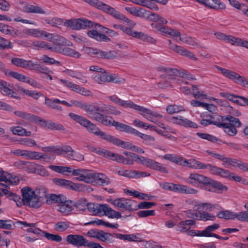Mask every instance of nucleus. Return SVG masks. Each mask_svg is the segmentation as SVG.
Here are the masks:
<instances>
[{"mask_svg":"<svg viewBox=\"0 0 248 248\" xmlns=\"http://www.w3.org/2000/svg\"><path fill=\"white\" fill-rule=\"evenodd\" d=\"M11 130L14 135L26 136H30L31 135V132L27 131L25 129L20 126L11 127Z\"/></svg>","mask_w":248,"mask_h":248,"instance_id":"de8ad7c7","label":"nucleus"},{"mask_svg":"<svg viewBox=\"0 0 248 248\" xmlns=\"http://www.w3.org/2000/svg\"><path fill=\"white\" fill-rule=\"evenodd\" d=\"M170 121L173 124H179L186 127L198 128V125L195 123L189 121L181 116L177 117L172 116L170 118Z\"/></svg>","mask_w":248,"mask_h":248,"instance_id":"2eb2a0df","label":"nucleus"},{"mask_svg":"<svg viewBox=\"0 0 248 248\" xmlns=\"http://www.w3.org/2000/svg\"><path fill=\"white\" fill-rule=\"evenodd\" d=\"M206 117L209 118L210 119H202L201 121V124L206 126L212 124L219 128H223L224 132L231 136L235 135L237 133L236 127H239L242 125L238 118L230 115L222 116L217 114L214 115L209 114L206 115Z\"/></svg>","mask_w":248,"mask_h":248,"instance_id":"f257e3e1","label":"nucleus"},{"mask_svg":"<svg viewBox=\"0 0 248 248\" xmlns=\"http://www.w3.org/2000/svg\"><path fill=\"white\" fill-rule=\"evenodd\" d=\"M103 112L108 114H113L115 115H119L121 114V111L114 107L111 106L103 105Z\"/></svg>","mask_w":248,"mask_h":248,"instance_id":"864d4df0","label":"nucleus"},{"mask_svg":"<svg viewBox=\"0 0 248 248\" xmlns=\"http://www.w3.org/2000/svg\"><path fill=\"white\" fill-rule=\"evenodd\" d=\"M160 71L164 72L169 76H175L179 77H184L185 73L181 72L177 69L173 68L162 67L160 68Z\"/></svg>","mask_w":248,"mask_h":248,"instance_id":"72a5a7b5","label":"nucleus"},{"mask_svg":"<svg viewBox=\"0 0 248 248\" xmlns=\"http://www.w3.org/2000/svg\"><path fill=\"white\" fill-rule=\"evenodd\" d=\"M163 158L180 165L185 166L186 163H188L187 160H183L182 157H178L171 154H166L163 156Z\"/></svg>","mask_w":248,"mask_h":248,"instance_id":"4c0bfd02","label":"nucleus"},{"mask_svg":"<svg viewBox=\"0 0 248 248\" xmlns=\"http://www.w3.org/2000/svg\"><path fill=\"white\" fill-rule=\"evenodd\" d=\"M88 211L95 214H103L109 218H120L122 217L121 214L112 209L107 204H99L87 203L86 206Z\"/></svg>","mask_w":248,"mask_h":248,"instance_id":"39448f33","label":"nucleus"},{"mask_svg":"<svg viewBox=\"0 0 248 248\" xmlns=\"http://www.w3.org/2000/svg\"><path fill=\"white\" fill-rule=\"evenodd\" d=\"M30 70L37 71L39 72L44 74L53 73V71L49 70L47 67L42 65L39 64L37 62H32Z\"/></svg>","mask_w":248,"mask_h":248,"instance_id":"473e14b6","label":"nucleus"},{"mask_svg":"<svg viewBox=\"0 0 248 248\" xmlns=\"http://www.w3.org/2000/svg\"><path fill=\"white\" fill-rule=\"evenodd\" d=\"M219 226V224L215 223L212 225L206 227L205 229L202 231L203 237H214L213 235L216 234L212 233V232L218 229Z\"/></svg>","mask_w":248,"mask_h":248,"instance_id":"a19ab883","label":"nucleus"},{"mask_svg":"<svg viewBox=\"0 0 248 248\" xmlns=\"http://www.w3.org/2000/svg\"><path fill=\"white\" fill-rule=\"evenodd\" d=\"M44 236L48 240L57 242H60L62 240V237L58 234H54L46 232H43Z\"/></svg>","mask_w":248,"mask_h":248,"instance_id":"338daca9","label":"nucleus"},{"mask_svg":"<svg viewBox=\"0 0 248 248\" xmlns=\"http://www.w3.org/2000/svg\"><path fill=\"white\" fill-rule=\"evenodd\" d=\"M32 46L34 48L37 49L45 48L46 49H50L52 51L57 50V47H52L50 44L44 41H35L33 43Z\"/></svg>","mask_w":248,"mask_h":248,"instance_id":"c9c22d12","label":"nucleus"},{"mask_svg":"<svg viewBox=\"0 0 248 248\" xmlns=\"http://www.w3.org/2000/svg\"><path fill=\"white\" fill-rule=\"evenodd\" d=\"M60 100L59 99H55L53 100L49 99L47 97H45V103L47 107L53 109H57L60 111L62 110V107L57 104L59 103Z\"/></svg>","mask_w":248,"mask_h":248,"instance_id":"f704fd0d","label":"nucleus"},{"mask_svg":"<svg viewBox=\"0 0 248 248\" xmlns=\"http://www.w3.org/2000/svg\"><path fill=\"white\" fill-rule=\"evenodd\" d=\"M35 191H33L31 188L25 187L21 189L22 195V201L25 205H27L32 196L34 195Z\"/></svg>","mask_w":248,"mask_h":248,"instance_id":"2f4dec72","label":"nucleus"},{"mask_svg":"<svg viewBox=\"0 0 248 248\" xmlns=\"http://www.w3.org/2000/svg\"><path fill=\"white\" fill-rule=\"evenodd\" d=\"M138 162L142 165L151 169L159 171L164 173H169L167 169L164 167L161 163L149 158L139 156Z\"/></svg>","mask_w":248,"mask_h":248,"instance_id":"9b49d317","label":"nucleus"},{"mask_svg":"<svg viewBox=\"0 0 248 248\" xmlns=\"http://www.w3.org/2000/svg\"><path fill=\"white\" fill-rule=\"evenodd\" d=\"M11 62L13 65L16 66L30 69L32 61L15 57L11 59Z\"/></svg>","mask_w":248,"mask_h":248,"instance_id":"5701e85b","label":"nucleus"},{"mask_svg":"<svg viewBox=\"0 0 248 248\" xmlns=\"http://www.w3.org/2000/svg\"><path fill=\"white\" fill-rule=\"evenodd\" d=\"M169 48L179 55L186 57L187 58L195 61L198 60L197 58L191 51H189L182 46L171 44L170 40H169Z\"/></svg>","mask_w":248,"mask_h":248,"instance_id":"ddd939ff","label":"nucleus"},{"mask_svg":"<svg viewBox=\"0 0 248 248\" xmlns=\"http://www.w3.org/2000/svg\"><path fill=\"white\" fill-rule=\"evenodd\" d=\"M92 183L96 182L100 185H108L110 181L109 178L102 173H92L90 175Z\"/></svg>","mask_w":248,"mask_h":248,"instance_id":"6ab92c4d","label":"nucleus"},{"mask_svg":"<svg viewBox=\"0 0 248 248\" xmlns=\"http://www.w3.org/2000/svg\"><path fill=\"white\" fill-rule=\"evenodd\" d=\"M112 126H114L116 129L118 131L133 135L136 130L129 125L114 120L113 121Z\"/></svg>","mask_w":248,"mask_h":248,"instance_id":"412c9836","label":"nucleus"},{"mask_svg":"<svg viewBox=\"0 0 248 248\" xmlns=\"http://www.w3.org/2000/svg\"><path fill=\"white\" fill-rule=\"evenodd\" d=\"M217 68L221 72L223 76L226 78L243 86L248 88V79L246 78L245 77L240 76L239 74L234 71H230L227 69L221 68L219 66H217Z\"/></svg>","mask_w":248,"mask_h":248,"instance_id":"1a4fd4ad","label":"nucleus"},{"mask_svg":"<svg viewBox=\"0 0 248 248\" xmlns=\"http://www.w3.org/2000/svg\"><path fill=\"white\" fill-rule=\"evenodd\" d=\"M197 135L202 139L206 140L213 142H217V141H220V140L216 137L208 134L198 132L197 133Z\"/></svg>","mask_w":248,"mask_h":248,"instance_id":"052dcab7","label":"nucleus"},{"mask_svg":"<svg viewBox=\"0 0 248 248\" xmlns=\"http://www.w3.org/2000/svg\"><path fill=\"white\" fill-rule=\"evenodd\" d=\"M87 200L82 198L78 200L77 202H74L73 206H75L79 210L84 211L87 206Z\"/></svg>","mask_w":248,"mask_h":248,"instance_id":"0e129e2a","label":"nucleus"},{"mask_svg":"<svg viewBox=\"0 0 248 248\" xmlns=\"http://www.w3.org/2000/svg\"><path fill=\"white\" fill-rule=\"evenodd\" d=\"M107 201L123 211L132 212L137 210V202L129 199H108Z\"/></svg>","mask_w":248,"mask_h":248,"instance_id":"423d86ee","label":"nucleus"},{"mask_svg":"<svg viewBox=\"0 0 248 248\" xmlns=\"http://www.w3.org/2000/svg\"><path fill=\"white\" fill-rule=\"evenodd\" d=\"M191 93L193 96L197 99L206 98L207 97V95L204 93V92L199 90L198 86L196 85L192 86Z\"/></svg>","mask_w":248,"mask_h":248,"instance_id":"5fc2aeb1","label":"nucleus"},{"mask_svg":"<svg viewBox=\"0 0 248 248\" xmlns=\"http://www.w3.org/2000/svg\"><path fill=\"white\" fill-rule=\"evenodd\" d=\"M87 240L83 235L79 234H69L66 237L67 243L77 247H85Z\"/></svg>","mask_w":248,"mask_h":248,"instance_id":"f8f14e48","label":"nucleus"},{"mask_svg":"<svg viewBox=\"0 0 248 248\" xmlns=\"http://www.w3.org/2000/svg\"><path fill=\"white\" fill-rule=\"evenodd\" d=\"M107 142H110L113 144L121 147L122 148L129 150H130L132 144L129 142L123 141L120 139L111 135H110Z\"/></svg>","mask_w":248,"mask_h":248,"instance_id":"a878e982","label":"nucleus"},{"mask_svg":"<svg viewBox=\"0 0 248 248\" xmlns=\"http://www.w3.org/2000/svg\"><path fill=\"white\" fill-rule=\"evenodd\" d=\"M217 217L221 219L229 220L236 218L238 220H240L239 212L235 213L227 210L218 212L217 214Z\"/></svg>","mask_w":248,"mask_h":248,"instance_id":"4be33fe9","label":"nucleus"},{"mask_svg":"<svg viewBox=\"0 0 248 248\" xmlns=\"http://www.w3.org/2000/svg\"><path fill=\"white\" fill-rule=\"evenodd\" d=\"M65 196L62 194L56 195L51 194L48 197L46 196V202L48 204L52 203H61L65 201Z\"/></svg>","mask_w":248,"mask_h":248,"instance_id":"c756f323","label":"nucleus"},{"mask_svg":"<svg viewBox=\"0 0 248 248\" xmlns=\"http://www.w3.org/2000/svg\"><path fill=\"white\" fill-rule=\"evenodd\" d=\"M10 84L3 80H0V92L4 95L14 98L20 99L17 93L10 88Z\"/></svg>","mask_w":248,"mask_h":248,"instance_id":"a211bd4d","label":"nucleus"},{"mask_svg":"<svg viewBox=\"0 0 248 248\" xmlns=\"http://www.w3.org/2000/svg\"><path fill=\"white\" fill-rule=\"evenodd\" d=\"M160 186L164 189L181 193L186 194H194L197 192V190L190 188L189 186L183 185L175 184L172 183H162L160 184Z\"/></svg>","mask_w":248,"mask_h":248,"instance_id":"6e6552de","label":"nucleus"},{"mask_svg":"<svg viewBox=\"0 0 248 248\" xmlns=\"http://www.w3.org/2000/svg\"><path fill=\"white\" fill-rule=\"evenodd\" d=\"M16 224H22L25 227H33V233L36 234H41V233L43 234V231H42L40 229L36 228L37 223H28L26 221H18L16 222Z\"/></svg>","mask_w":248,"mask_h":248,"instance_id":"4d7b16f0","label":"nucleus"},{"mask_svg":"<svg viewBox=\"0 0 248 248\" xmlns=\"http://www.w3.org/2000/svg\"><path fill=\"white\" fill-rule=\"evenodd\" d=\"M91 224H96L97 225H104L107 227H109L111 228L117 229L119 226V224L117 223H115L114 224H111L108 222H107L104 221L102 219H99L98 218H96L95 220L91 221L89 222L85 223V225H88Z\"/></svg>","mask_w":248,"mask_h":248,"instance_id":"58836bf2","label":"nucleus"},{"mask_svg":"<svg viewBox=\"0 0 248 248\" xmlns=\"http://www.w3.org/2000/svg\"><path fill=\"white\" fill-rule=\"evenodd\" d=\"M44 35L43 33L40 32L38 29H25L23 30V37L26 35H31L35 37H39Z\"/></svg>","mask_w":248,"mask_h":248,"instance_id":"603ef678","label":"nucleus"},{"mask_svg":"<svg viewBox=\"0 0 248 248\" xmlns=\"http://www.w3.org/2000/svg\"><path fill=\"white\" fill-rule=\"evenodd\" d=\"M13 45L12 42L0 36V49L4 50L5 49L12 48Z\"/></svg>","mask_w":248,"mask_h":248,"instance_id":"774afa93","label":"nucleus"},{"mask_svg":"<svg viewBox=\"0 0 248 248\" xmlns=\"http://www.w3.org/2000/svg\"><path fill=\"white\" fill-rule=\"evenodd\" d=\"M88 35L98 41H103L109 42L111 41L110 39L105 34H102L97 31L96 30H92L87 32Z\"/></svg>","mask_w":248,"mask_h":248,"instance_id":"393cba45","label":"nucleus"},{"mask_svg":"<svg viewBox=\"0 0 248 248\" xmlns=\"http://www.w3.org/2000/svg\"><path fill=\"white\" fill-rule=\"evenodd\" d=\"M2 182H4L7 185H16L19 183V179L16 177L13 178L10 173L0 170V186H5L1 183Z\"/></svg>","mask_w":248,"mask_h":248,"instance_id":"f3484780","label":"nucleus"},{"mask_svg":"<svg viewBox=\"0 0 248 248\" xmlns=\"http://www.w3.org/2000/svg\"><path fill=\"white\" fill-rule=\"evenodd\" d=\"M207 6L213 9H224L225 5L220 0H207Z\"/></svg>","mask_w":248,"mask_h":248,"instance_id":"09e8293b","label":"nucleus"},{"mask_svg":"<svg viewBox=\"0 0 248 248\" xmlns=\"http://www.w3.org/2000/svg\"><path fill=\"white\" fill-rule=\"evenodd\" d=\"M97 116V117H96V119L95 120V121L106 125H112L113 121L114 120L111 117L104 115L101 113H99V114Z\"/></svg>","mask_w":248,"mask_h":248,"instance_id":"79ce46f5","label":"nucleus"},{"mask_svg":"<svg viewBox=\"0 0 248 248\" xmlns=\"http://www.w3.org/2000/svg\"><path fill=\"white\" fill-rule=\"evenodd\" d=\"M94 23L84 18H72L65 20L64 26L74 30H79L93 26Z\"/></svg>","mask_w":248,"mask_h":248,"instance_id":"0eeeda50","label":"nucleus"},{"mask_svg":"<svg viewBox=\"0 0 248 248\" xmlns=\"http://www.w3.org/2000/svg\"><path fill=\"white\" fill-rule=\"evenodd\" d=\"M185 110L183 107L175 105H170L166 108V111L169 114L178 113L181 111Z\"/></svg>","mask_w":248,"mask_h":248,"instance_id":"680f3d73","label":"nucleus"},{"mask_svg":"<svg viewBox=\"0 0 248 248\" xmlns=\"http://www.w3.org/2000/svg\"><path fill=\"white\" fill-rule=\"evenodd\" d=\"M103 73H97L94 76V80L98 83H102V82H108L110 80L109 75H104Z\"/></svg>","mask_w":248,"mask_h":248,"instance_id":"6e6d98bb","label":"nucleus"},{"mask_svg":"<svg viewBox=\"0 0 248 248\" xmlns=\"http://www.w3.org/2000/svg\"><path fill=\"white\" fill-rule=\"evenodd\" d=\"M64 72L70 76L80 80L82 83H86L87 82L85 77L82 75L80 73H77L73 70L69 69L66 70L64 71Z\"/></svg>","mask_w":248,"mask_h":248,"instance_id":"3c124183","label":"nucleus"},{"mask_svg":"<svg viewBox=\"0 0 248 248\" xmlns=\"http://www.w3.org/2000/svg\"><path fill=\"white\" fill-rule=\"evenodd\" d=\"M65 20L60 18L54 17L51 19L46 20V22L47 24L53 27L59 28L60 25H63L64 26Z\"/></svg>","mask_w":248,"mask_h":248,"instance_id":"13d9d810","label":"nucleus"},{"mask_svg":"<svg viewBox=\"0 0 248 248\" xmlns=\"http://www.w3.org/2000/svg\"><path fill=\"white\" fill-rule=\"evenodd\" d=\"M209 185L212 186L213 188L215 189V190H213L214 191L217 193H220L224 191H226L228 189L227 187L222 184L220 182L212 179H211Z\"/></svg>","mask_w":248,"mask_h":248,"instance_id":"c03bdc74","label":"nucleus"},{"mask_svg":"<svg viewBox=\"0 0 248 248\" xmlns=\"http://www.w3.org/2000/svg\"><path fill=\"white\" fill-rule=\"evenodd\" d=\"M23 11L27 13H34L39 14H46V12L41 7L37 6L27 4L23 7Z\"/></svg>","mask_w":248,"mask_h":248,"instance_id":"c85d7f7f","label":"nucleus"},{"mask_svg":"<svg viewBox=\"0 0 248 248\" xmlns=\"http://www.w3.org/2000/svg\"><path fill=\"white\" fill-rule=\"evenodd\" d=\"M38 190L37 189L35 190L34 195L31 198L30 201L27 205L36 208L41 206L42 202L41 199L43 198L44 197L46 198V195L44 194L43 195H40L39 193L38 195Z\"/></svg>","mask_w":248,"mask_h":248,"instance_id":"b1692460","label":"nucleus"},{"mask_svg":"<svg viewBox=\"0 0 248 248\" xmlns=\"http://www.w3.org/2000/svg\"><path fill=\"white\" fill-rule=\"evenodd\" d=\"M199 218L198 220L203 221L212 220L214 221L216 219V216L212 214L208 213L205 212H199Z\"/></svg>","mask_w":248,"mask_h":248,"instance_id":"bf43d9fd","label":"nucleus"},{"mask_svg":"<svg viewBox=\"0 0 248 248\" xmlns=\"http://www.w3.org/2000/svg\"><path fill=\"white\" fill-rule=\"evenodd\" d=\"M190 104L193 107L204 108L209 111H211L212 109L215 107L212 104L201 102L196 100H192L190 101Z\"/></svg>","mask_w":248,"mask_h":248,"instance_id":"8fccbe9b","label":"nucleus"},{"mask_svg":"<svg viewBox=\"0 0 248 248\" xmlns=\"http://www.w3.org/2000/svg\"><path fill=\"white\" fill-rule=\"evenodd\" d=\"M108 98L113 103L125 108H131L139 111L141 114L146 113L152 115L154 118H162V116L157 112L134 104L131 100H124L116 95L109 96Z\"/></svg>","mask_w":248,"mask_h":248,"instance_id":"20e7f679","label":"nucleus"},{"mask_svg":"<svg viewBox=\"0 0 248 248\" xmlns=\"http://www.w3.org/2000/svg\"><path fill=\"white\" fill-rule=\"evenodd\" d=\"M69 116L80 125L86 127L90 133H93L106 141L108 140L110 134L102 131L96 124H93L86 118L73 113H70Z\"/></svg>","mask_w":248,"mask_h":248,"instance_id":"7ed1b4c3","label":"nucleus"},{"mask_svg":"<svg viewBox=\"0 0 248 248\" xmlns=\"http://www.w3.org/2000/svg\"><path fill=\"white\" fill-rule=\"evenodd\" d=\"M98 155L103 156L104 157L108 158L113 160L115 153L111 152L107 150L102 149L100 147L98 148L97 152L96 153Z\"/></svg>","mask_w":248,"mask_h":248,"instance_id":"e2e57ef3","label":"nucleus"},{"mask_svg":"<svg viewBox=\"0 0 248 248\" xmlns=\"http://www.w3.org/2000/svg\"><path fill=\"white\" fill-rule=\"evenodd\" d=\"M113 237H115L116 238L122 240L124 241H128L130 242H142V240L137 237L134 234H123L118 233H114L112 234Z\"/></svg>","mask_w":248,"mask_h":248,"instance_id":"cd10ccee","label":"nucleus"},{"mask_svg":"<svg viewBox=\"0 0 248 248\" xmlns=\"http://www.w3.org/2000/svg\"><path fill=\"white\" fill-rule=\"evenodd\" d=\"M50 41L52 42L54 46L52 47H61V46H63L66 45V42L65 39L59 35H53L51 38Z\"/></svg>","mask_w":248,"mask_h":248,"instance_id":"e433bc0d","label":"nucleus"},{"mask_svg":"<svg viewBox=\"0 0 248 248\" xmlns=\"http://www.w3.org/2000/svg\"><path fill=\"white\" fill-rule=\"evenodd\" d=\"M85 110L90 118L94 120L97 117V115L103 112V106L99 107L93 104H88Z\"/></svg>","mask_w":248,"mask_h":248,"instance_id":"aec40b11","label":"nucleus"},{"mask_svg":"<svg viewBox=\"0 0 248 248\" xmlns=\"http://www.w3.org/2000/svg\"><path fill=\"white\" fill-rule=\"evenodd\" d=\"M56 51L59 52L63 55L76 58H79L80 56V54L78 52L67 46L57 47V50Z\"/></svg>","mask_w":248,"mask_h":248,"instance_id":"7c9ffc66","label":"nucleus"},{"mask_svg":"<svg viewBox=\"0 0 248 248\" xmlns=\"http://www.w3.org/2000/svg\"><path fill=\"white\" fill-rule=\"evenodd\" d=\"M88 236L96 238L98 240L109 243H113L114 241L113 239V235L109 232H105L102 230L91 229L87 232Z\"/></svg>","mask_w":248,"mask_h":248,"instance_id":"9d476101","label":"nucleus"},{"mask_svg":"<svg viewBox=\"0 0 248 248\" xmlns=\"http://www.w3.org/2000/svg\"><path fill=\"white\" fill-rule=\"evenodd\" d=\"M14 114L20 118L39 124L42 127L47 128L51 130L64 131L65 128L63 125L57 123L53 122L50 120H45L37 116L32 115L22 111H15Z\"/></svg>","mask_w":248,"mask_h":248,"instance_id":"f03ea898","label":"nucleus"},{"mask_svg":"<svg viewBox=\"0 0 248 248\" xmlns=\"http://www.w3.org/2000/svg\"><path fill=\"white\" fill-rule=\"evenodd\" d=\"M139 157V155L136 154H130V155L124 157L122 155L115 153L113 160L125 165H133L134 161L138 162Z\"/></svg>","mask_w":248,"mask_h":248,"instance_id":"4468645a","label":"nucleus"},{"mask_svg":"<svg viewBox=\"0 0 248 248\" xmlns=\"http://www.w3.org/2000/svg\"><path fill=\"white\" fill-rule=\"evenodd\" d=\"M134 135L141 138L143 140V143L147 145L151 144L152 142L155 140V137L150 135L142 134L137 130H136Z\"/></svg>","mask_w":248,"mask_h":248,"instance_id":"37998d69","label":"nucleus"},{"mask_svg":"<svg viewBox=\"0 0 248 248\" xmlns=\"http://www.w3.org/2000/svg\"><path fill=\"white\" fill-rule=\"evenodd\" d=\"M190 178L194 180H197V182L199 183L206 185H209L211 181V179L197 173L190 174Z\"/></svg>","mask_w":248,"mask_h":248,"instance_id":"ea45409f","label":"nucleus"},{"mask_svg":"<svg viewBox=\"0 0 248 248\" xmlns=\"http://www.w3.org/2000/svg\"><path fill=\"white\" fill-rule=\"evenodd\" d=\"M219 95L221 97L233 103L237 104L238 95H236L234 94H231L226 92H221L219 93Z\"/></svg>","mask_w":248,"mask_h":248,"instance_id":"69168bd1","label":"nucleus"},{"mask_svg":"<svg viewBox=\"0 0 248 248\" xmlns=\"http://www.w3.org/2000/svg\"><path fill=\"white\" fill-rule=\"evenodd\" d=\"M53 182L56 185L62 186L65 188L75 191H78L80 189L78 185L76 184L69 180L55 178L53 179Z\"/></svg>","mask_w":248,"mask_h":248,"instance_id":"dca6fc26","label":"nucleus"},{"mask_svg":"<svg viewBox=\"0 0 248 248\" xmlns=\"http://www.w3.org/2000/svg\"><path fill=\"white\" fill-rule=\"evenodd\" d=\"M73 201L67 200L65 197V201L61 203L58 211L64 215H68L73 210Z\"/></svg>","mask_w":248,"mask_h":248,"instance_id":"bb28decb","label":"nucleus"},{"mask_svg":"<svg viewBox=\"0 0 248 248\" xmlns=\"http://www.w3.org/2000/svg\"><path fill=\"white\" fill-rule=\"evenodd\" d=\"M15 223L10 219H0V229L7 230H13Z\"/></svg>","mask_w":248,"mask_h":248,"instance_id":"49530a36","label":"nucleus"},{"mask_svg":"<svg viewBox=\"0 0 248 248\" xmlns=\"http://www.w3.org/2000/svg\"><path fill=\"white\" fill-rule=\"evenodd\" d=\"M188 163H186V165L190 168H194L198 169H205L207 167V164H204L196 160H187Z\"/></svg>","mask_w":248,"mask_h":248,"instance_id":"a18cd8bd","label":"nucleus"}]
</instances>
